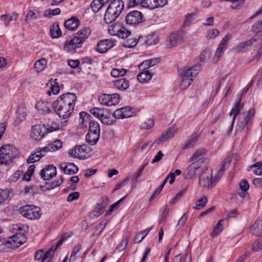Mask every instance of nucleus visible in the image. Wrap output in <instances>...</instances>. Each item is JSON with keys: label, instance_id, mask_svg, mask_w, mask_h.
Returning a JSON list of instances; mask_svg holds the SVG:
<instances>
[{"label": "nucleus", "instance_id": "54", "mask_svg": "<svg viewBox=\"0 0 262 262\" xmlns=\"http://www.w3.org/2000/svg\"><path fill=\"white\" fill-rule=\"evenodd\" d=\"M169 209L167 205H165L161 215V218L159 221V224L165 222L167 217L168 215Z\"/></svg>", "mask_w": 262, "mask_h": 262}, {"label": "nucleus", "instance_id": "59", "mask_svg": "<svg viewBox=\"0 0 262 262\" xmlns=\"http://www.w3.org/2000/svg\"><path fill=\"white\" fill-rule=\"evenodd\" d=\"M77 147L78 150L80 152V156H82V159H83L82 155L88 154L90 148L85 144L77 145Z\"/></svg>", "mask_w": 262, "mask_h": 262}, {"label": "nucleus", "instance_id": "35", "mask_svg": "<svg viewBox=\"0 0 262 262\" xmlns=\"http://www.w3.org/2000/svg\"><path fill=\"white\" fill-rule=\"evenodd\" d=\"M156 0H141L140 4L142 7L144 8H149L150 9H154L156 8Z\"/></svg>", "mask_w": 262, "mask_h": 262}, {"label": "nucleus", "instance_id": "11", "mask_svg": "<svg viewBox=\"0 0 262 262\" xmlns=\"http://www.w3.org/2000/svg\"><path fill=\"white\" fill-rule=\"evenodd\" d=\"M204 161L202 159H199L197 161L192 163L191 164L189 165L187 168V173L185 175L184 178L186 179H192L196 174V171L201 167Z\"/></svg>", "mask_w": 262, "mask_h": 262}, {"label": "nucleus", "instance_id": "22", "mask_svg": "<svg viewBox=\"0 0 262 262\" xmlns=\"http://www.w3.org/2000/svg\"><path fill=\"white\" fill-rule=\"evenodd\" d=\"M115 119L113 116V114L112 115L111 113L106 111L102 118H101L100 120L103 124L111 125L115 123Z\"/></svg>", "mask_w": 262, "mask_h": 262}, {"label": "nucleus", "instance_id": "3", "mask_svg": "<svg viewBox=\"0 0 262 262\" xmlns=\"http://www.w3.org/2000/svg\"><path fill=\"white\" fill-rule=\"evenodd\" d=\"M124 9V4L121 0H113L107 7L104 20L106 24H110L115 21Z\"/></svg>", "mask_w": 262, "mask_h": 262}, {"label": "nucleus", "instance_id": "21", "mask_svg": "<svg viewBox=\"0 0 262 262\" xmlns=\"http://www.w3.org/2000/svg\"><path fill=\"white\" fill-rule=\"evenodd\" d=\"M51 104L50 103L45 101H39L35 105V108L41 111L42 114H47L52 112L51 109Z\"/></svg>", "mask_w": 262, "mask_h": 262}, {"label": "nucleus", "instance_id": "56", "mask_svg": "<svg viewBox=\"0 0 262 262\" xmlns=\"http://www.w3.org/2000/svg\"><path fill=\"white\" fill-rule=\"evenodd\" d=\"M9 191L7 190H0V204L6 201L9 196Z\"/></svg>", "mask_w": 262, "mask_h": 262}, {"label": "nucleus", "instance_id": "51", "mask_svg": "<svg viewBox=\"0 0 262 262\" xmlns=\"http://www.w3.org/2000/svg\"><path fill=\"white\" fill-rule=\"evenodd\" d=\"M158 40V36L156 34L152 33L148 35L147 36L146 40V43L148 45L156 44L157 43Z\"/></svg>", "mask_w": 262, "mask_h": 262}, {"label": "nucleus", "instance_id": "28", "mask_svg": "<svg viewBox=\"0 0 262 262\" xmlns=\"http://www.w3.org/2000/svg\"><path fill=\"white\" fill-rule=\"evenodd\" d=\"M100 138V134L88 133L85 136L86 141L90 145H95Z\"/></svg>", "mask_w": 262, "mask_h": 262}, {"label": "nucleus", "instance_id": "44", "mask_svg": "<svg viewBox=\"0 0 262 262\" xmlns=\"http://www.w3.org/2000/svg\"><path fill=\"white\" fill-rule=\"evenodd\" d=\"M224 220L222 219L218 222L217 224L215 225L213 231L211 233V235L212 236H215L222 231L223 230V227L221 223Z\"/></svg>", "mask_w": 262, "mask_h": 262}, {"label": "nucleus", "instance_id": "60", "mask_svg": "<svg viewBox=\"0 0 262 262\" xmlns=\"http://www.w3.org/2000/svg\"><path fill=\"white\" fill-rule=\"evenodd\" d=\"M232 37V36L230 34H226L225 37L222 39L220 43L219 44V47L221 48L224 49L225 46L227 45L228 41Z\"/></svg>", "mask_w": 262, "mask_h": 262}, {"label": "nucleus", "instance_id": "16", "mask_svg": "<svg viewBox=\"0 0 262 262\" xmlns=\"http://www.w3.org/2000/svg\"><path fill=\"white\" fill-rule=\"evenodd\" d=\"M114 45V42L110 39L102 40L98 42L96 51L100 53H104L113 47Z\"/></svg>", "mask_w": 262, "mask_h": 262}, {"label": "nucleus", "instance_id": "32", "mask_svg": "<svg viewBox=\"0 0 262 262\" xmlns=\"http://www.w3.org/2000/svg\"><path fill=\"white\" fill-rule=\"evenodd\" d=\"M16 120L15 122H18V124L20 122L24 121L26 119V117L27 116V112L25 109L23 108H19L16 112Z\"/></svg>", "mask_w": 262, "mask_h": 262}, {"label": "nucleus", "instance_id": "18", "mask_svg": "<svg viewBox=\"0 0 262 262\" xmlns=\"http://www.w3.org/2000/svg\"><path fill=\"white\" fill-rule=\"evenodd\" d=\"M183 40V37L180 33H173L169 37V43L167 44L168 48H171L181 43Z\"/></svg>", "mask_w": 262, "mask_h": 262}, {"label": "nucleus", "instance_id": "2", "mask_svg": "<svg viewBox=\"0 0 262 262\" xmlns=\"http://www.w3.org/2000/svg\"><path fill=\"white\" fill-rule=\"evenodd\" d=\"M91 32L90 28H82L74 34L73 38L65 41L64 50L71 53H75L77 49L81 47L82 43L89 37Z\"/></svg>", "mask_w": 262, "mask_h": 262}, {"label": "nucleus", "instance_id": "57", "mask_svg": "<svg viewBox=\"0 0 262 262\" xmlns=\"http://www.w3.org/2000/svg\"><path fill=\"white\" fill-rule=\"evenodd\" d=\"M220 34V32L217 29L209 30L206 35L208 39H213L217 36Z\"/></svg>", "mask_w": 262, "mask_h": 262}, {"label": "nucleus", "instance_id": "25", "mask_svg": "<svg viewBox=\"0 0 262 262\" xmlns=\"http://www.w3.org/2000/svg\"><path fill=\"white\" fill-rule=\"evenodd\" d=\"M152 76L153 74L149 71H144L137 75V79L140 83H144L149 81Z\"/></svg>", "mask_w": 262, "mask_h": 262}, {"label": "nucleus", "instance_id": "34", "mask_svg": "<svg viewBox=\"0 0 262 262\" xmlns=\"http://www.w3.org/2000/svg\"><path fill=\"white\" fill-rule=\"evenodd\" d=\"M206 150L205 148L196 149L190 158L189 162H192L197 159H201L200 157L206 154Z\"/></svg>", "mask_w": 262, "mask_h": 262}, {"label": "nucleus", "instance_id": "20", "mask_svg": "<svg viewBox=\"0 0 262 262\" xmlns=\"http://www.w3.org/2000/svg\"><path fill=\"white\" fill-rule=\"evenodd\" d=\"M79 24V20L76 17H72L64 22V26L69 30L73 31L78 27Z\"/></svg>", "mask_w": 262, "mask_h": 262}, {"label": "nucleus", "instance_id": "17", "mask_svg": "<svg viewBox=\"0 0 262 262\" xmlns=\"http://www.w3.org/2000/svg\"><path fill=\"white\" fill-rule=\"evenodd\" d=\"M61 167L63 169L64 173L67 174H75L78 171V167L73 163H61Z\"/></svg>", "mask_w": 262, "mask_h": 262}, {"label": "nucleus", "instance_id": "63", "mask_svg": "<svg viewBox=\"0 0 262 262\" xmlns=\"http://www.w3.org/2000/svg\"><path fill=\"white\" fill-rule=\"evenodd\" d=\"M50 145H52V148L54 149V151L60 149L62 146V143L60 140H57L54 142L50 143Z\"/></svg>", "mask_w": 262, "mask_h": 262}, {"label": "nucleus", "instance_id": "6", "mask_svg": "<svg viewBox=\"0 0 262 262\" xmlns=\"http://www.w3.org/2000/svg\"><path fill=\"white\" fill-rule=\"evenodd\" d=\"M20 213L28 220H35L39 219L41 216L40 209L32 205H26L19 209Z\"/></svg>", "mask_w": 262, "mask_h": 262}, {"label": "nucleus", "instance_id": "58", "mask_svg": "<svg viewBox=\"0 0 262 262\" xmlns=\"http://www.w3.org/2000/svg\"><path fill=\"white\" fill-rule=\"evenodd\" d=\"M82 246L80 244H78L76 245L72 252L70 260H71L72 258L73 260H74L76 257L77 254L80 251V250L81 249Z\"/></svg>", "mask_w": 262, "mask_h": 262}, {"label": "nucleus", "instance_id": "41", "mask_svg": "<svg viewBox=\"0 0 262 262\" xmlns=\"http://www.w3.org/2000/svg\"><path fill=\"white\" fill-rule=\"evenodd\" d=\"M57 81V79H55L54 81V84H51V90L48 91L47 92L48 95H51L52 93L54 95H56L59 92L60 88Z\"/></svg>", "mask_w": 262, "mask_h": 262}, {"label": "nucleus", "instance_id": "12", "mask_svg": "<svg viewBox=\"0 0 262 262\" xmlns=\"http://www.w3.org/2000/svg\"><path fill=\"white\" fill-rule=\"evenodd\" d=\"M258 38V34H256L253 36L250 39L240 43L235 48L236 51L239 53L246 52L248 48L251 47L253 44L256 42Z\"/></svg>", "mask_w": 262, "mask_h": 262}, {"label": "nucleus", "instance_id": "24", "mask_svg": "<svg viewBox=\"0 0 262 262\" xmlns=\"http://www.w3.org/2000/svg\"><path fill=\"white\" fill-rule=\"evenodd\" d=\"M232 161V158L231 157H228L224 160L221 168L218 170L217 172L215 175V178L220 179L222 177L226 169V167H228L230 165Z\"/></svg>", "mask_w": 262, "mask_h": 262}, {"label": "nucleus", "instance_id": "14", "mask_svg": "<svg viewBox=\"0 0 262 262\" xmlns=\"http://www.w3.org/2000/svg\"><path fill=\"white\" fill-rule=\"evenodd\" d=\"M255 111L253 108H251L244 117V119L241 120L238 124V129L242 131L246 126H248L251 124L252 118L254 117Z\"/></svg>", "mask_w": 262, "mask_h": 262}, {"label": "nucleus", "instance_id": "53", "mask_svg": "<svg viewBox=\"0 0 262 262\" xmlns=\"http://www.w3.org/2000/svg\"><path fill=\"white\" fill-rule=\"evenodd\" d=\"M154 125V121L151 118H148L142 123L141 127L143 129H148L153 127Z\"/></svg>", "mask_w": 262, "mask_h": 262}, {"label": "nucleus", "instance_id": "55", "mask_svg": "<svg viewBox=\"0 0 262 262\" xmlns=\"http://www.w3.org/2000/svg\"><path fill=\"white\" fill-rule=\"evenodd\" d=\"M126 70L124 69H121L119 70L117 69H113L111 71V75L114 77H117L118 76H122L126 73Z\"/></svg>", "mask_w": 262, "mask_h": 262}, {"label": "nucleus", "instance_id": "33", "mask_svg": "<svg viewBox=\"0 0 262 262\" xmlns=\"http://www.w3.org/2000/svg\"><path fill=\"white\" fill-rule=\"evenodd\" d=\"M88 133H100V128L99 124L98 122L95 121H92L90 122L89 129Z\"/></svg>", "mask_w": 262, "mask_h": 262}, {"label": "nucleus", "instance_id": "13", "mask_svg": "<svg viewBox=\"0 0 262 262\" xmlns=\"http://www.w3.org/2000/svg\"><path fill=\"white\" fill-rule=\"evenodd\" d=\"M56 173V167L53 165H49L41 170L40 174L43 180H49L55 176Z\"/></svg>", "mask_w": 262, "mask_h": 262}, {"label": "nucleus", "instance_id": "23", "mask_svg": "<svg viewBox=\"0 0 262 262\" xmlns=\"http://www.w3.org/2000/svg\"><path fill=\"white\" fill-rule=\"evenodd\" d=\"M79 118L80 125L81 128L85 127L88 124L90 125V122L92 121L91 120V116L85 112H81L79 113Z\"/></svg>", "mask_w": 262, "mask_h": 262}, {"label": "nucleus", "instance_id": "46", "mask_svg": "<svg viewBox=\"0 0 262 262\" xmlns=\"http://www.w3.org/2000/svg\"><path fill=\"white\" fill-rule=\"evenodd\" d=\"M196 14L195 13H191L188 14L185 16V19L183 23V26H187L189 25L191 23L195 20V16Z\"/></svg>", "mask_w": 262, "mask_h": 262}, {"label": "nucleus", "instance_id": "30", "mask_svg": "<svg viewBox=\"0 0 262 262\" xmlns=\"http://www.w3.org/2000/svg\"><path fill=\"white\" fill-rule=\"evenodd\" d=\"M244 106V105L243 103H239V102H235L234 106L232 108V110L230 112V116H231L232 114L233 115V121H234L237 115L238 114L239 112L242 110Z\"/></svg>", "mask_w": 262, "mask_h": 262}, {"label": "nucleus", "instance_id": "8", "mask_svg": "<svg viewBox=\"0 0 262 262\" xmlns=\"http://www.w3.org/2000/svg\"><path fill=\"white\" fill-rule=\"evenodd\" d=\"M177 133L178 129L176 127L175 125H173L171 127L168 128L166 132L162 133L159 138L155 141L154 144L156 143L157 144H160L162 143L168 141L173 138Z\"/></svg>", "mask_w": 262, "mask_h": 262}, {"label": "nucleus", "instance_id": "39", "mask_svg": "<svg viewBox=\"0 0 262 262\" xmlns=\"http://www.w3.org/2000/svg\"><path fill=\"white\" fill-rule=\"evenodd\" d=\"M106 111L98 107H93L90 110V113L95 117L98 118L100 120L103 116Z\"/></svg>", "mask_w": 262, "mask_h": 262}, {"label": "nucleus", "instance_id": "43", "mask_svg": "<svg viewBox=\"0 0 262 262\" xmlns=\"http://www.w3.org/2000/svg\"><path fill=\"white\" fill-rule=\"evenodd\" d=\"M207 202V198L206 196H204L196 201V206H193V208L196 210L200 209L206 205Z\"/></svg>", "mask_w": 262, "mask_h": 262}, {"label": "nucleus", "instance_id": "29", "mask_svg": "<svg viewBox=\"0 0 262 262\" xmlns=\"http://www.w3.org/2000/svg\"><path fill=\"white\" fill-rule=\"evenodd\" d=\"M212 182L211 177L209 176H205L204 174H201L199 177V184L201 187H209L211 185Z\"/></svg>", "mask_w": 262, "mask_h": 262}, {"label": "nucleus", "instance_id": "19", "mask_svg": "<svg viewBox=\"0 0 262 262\" xmlns=\"http://www.w3.org/2000/svg\"><path fill=\"white\" fill-rule=\"evenodd\" d=\"M114 85L117 89L125 91L127 89L129 85V81L124 78H121L113 81Z\"/></svg>", "mask_w": 262, "mask_h": 262}, {"label": "nucleus", "instance_id": "5", "mask_svg": "<svg viewBox=\"0 0 262 262\" xmlns=\"http://www.w3.org/2000/svg\"><path fill=\"white\" fill-rule=\"evenodd\" d=\"M199 70V66L198 65L183 70L180 73L181 81L180 86L181 90H186L190 85L193 78L197 75Z\"/></svg>", "mask_w": 262, "mask_h": 262}, {"label": "nucleus", "instance_id": "42", "mask_svg": "<svg viewBox=\"0 0 262 262\" xmlns=\"http://www.w3.org/2000/svg\"><path fill=\"white\" fill-rule=\"evenodd\" d=\"M63 182V180L62 177H61L60 178L57 180H56L54 182H51V183H46V187L47 189H53L56 187L60 186Z\"/></svg>", "mask_w": 262, "mask_h": 262}, {"label": "nucleus", "instance_id": "52", "mask_svg": "<svg viewBox=\"0 0 262 262\" xmlns=\"http://www.w3.org/2000/svg\"><path fill=\"white\" fill-rule=\"evenodd\" d=\"M252 249L255 251H258L262 249V237H259L252 245Z\"/></svg>", "mask_w": 262, "mask_h": 262}, {"label": "nucleus", "instance_id": "7", "mask_svg": "<svg viewBox=\"0 0 262 262\" xmlns=\"http://www.w3.org/2000/svg\"><path fill=\"white\" fill-rule=\"evenodd\" d=\"M120 97L118 94L115 93L111 95L102 94L98 97L99 102L103 105L112 106L119 102Z\"/></svg>", "mask_w": 262, "mask_h": 262}, {"label": "nucleus", "instance_id": "9", "mask_svg": "<svg viewBox=\"0 0 262 262\" xmlns=\"http://www.w3.org/2000/svg\"><path fill=\"white\" fill-rule=\"evenodd\" d=\"M142 13L137 10L129 12L125 17V22L127 25H137L142 21Z\"/></svg>", "mask_w": 262, "mask_h": 262}, {"label": "nucleus", "instance_id": "36", "mask_svg": "<svg viewBox=\"0 0 262 262\" xmlns=\"http://www.w3.org/2000/svg\"><path fill=\"white\" fill-rule=\"evenodd\" d=\"M41 157L42 155H40V153H37V150L36 149L34 152H32L31 155L27 160V162L29 164L33 163L34 162L38 161Z\"/></svg>", "mask_w": 262, "mask_h": 262}, {"label": "nucleus", "instance_id": "47", "mask_svg": "<svg viewBox=\"0 0 262 262\" xmlns=\"http://www.w3.org/2000/svg\"><path fill=\"white\" fill-rule=\"evenodd\" d=\"M201 134V132L198 135H193L192 136L191 140L189 141L188 142H187L184 148L186 149L190 147V146H193L195 144L196 141L198 140V139L200 137Z\"/></svg>", "mask_w": 262, "mask_h": 262}, {"label": "nucleus", "instance_id": "37", "mask_svg": "<svg viewBox=\"0 0 262 262\" xmlns=\"http://www.w3.org/2000/svg\"><path fill=\"white\" fill-rule=\"evenodd\" d=\"M47 60L45 58H41L37 60L34 64V68L37 72L41 71L46 67Z\"/></svg>", "mask_w": 262, "mask_h": 262}, {"label": "nucleus", "instance_id": "49", "mask_svg": "<svg viewBox=\"0 0 262 262\" xmlns=\"http://www.w3.org/2000/svg\"><path fill=\"white\" fill-rule=\"evenodd\" d=\"M69 155L74 158H78L79 159H82V156H80V152L78 150L77 145L75 147V148L69 150Z\"/></svg>", "mask_w": 262, "mask_h": 262}, {"label": "nucleus", "instance_id": "48", "mask_svg": "<svg viewBox=\"0 0 262 262\" xmlns=\"http://www.w3.org/2000/svg\"><path fill=\"white\" fill-rule=\"evenodd\" d=\"M37 153H40V155H42V157L44 156L45 153L47 152H53L54 151V149L52 148V145L50 144H48L47 146L43 147V148H38L36 149Z\"/></svg>", "mask_w": 262, "mask_h": 262}, {"label": "nucleus", "instance_id": "50", "mask_svg": "<svg viewBox=\"0 0 262 262\" xmlns=\"http://www.w3.org/2000/svg\"><path fill=\"white\" fill-rule=\"evenodd\" d=\"M120 28L121 27L119 24L115 23L109 26L108 32L111 35H117Z\"/></svg>", "mask_w": 262, "mask_h": 262}, {"label": "nucleus", "instance_id": "40", "mask_svg": "<svg viewBox=\"0 0 262 262\" xmlns=\"http://www.w3.org/2000/svg\"><path fill=\"white\" fill-rule=\"evenodd\" d=\"M55 251L56 248H54V246H52L45 253H43V257L41 262H44L47 259H52L55 254Z\"/></svg>", "mask_w": 262, "mask_h": 262}, {"label": "nucleus", "instance_id": "1", "mask_svg": "<svg viewBox=\"0 0 262 262\" xmlns=\"http://www.w3.org/2000/svg\"><path fill=\"white\" fill-rule=\"evenodd\" d=\"M77 97L74 93H67L61 95L52 103V107L58 116L66 119L69 117L74 111Z\"/></svg>", "mask_w": 262, "mask_h": 262}, {"label": "nucleus", "instance_id": "64", "mask_svg": "<svg viewBox=\"0 0 262 262\" xmlns=\"http://www.w3.org/2000/svg\"><path fill=\"white\" fill-rule=\"evenodd\" d=\"M110 199L108 196H103L101 198V202L100 203H97V204L104 209L107 205Z\"/></svg>", "mask_w": 262, "mask_h": 262}, {"label": "nucleus", "instance_id": "15", "mask_svg": "<svg viewBox=\"0 0 262 262\" xmlns=\"http://www.w3.org/2000/svg\"><path fill=\"white\" fill-rule=\"evenodd\" d=\"M132 108L129 106L117 109L113 113L114 118L123 119L132 116Z\"/></svg>", "mask_w": 262, "mask_h": 262}, {"label": "nucleus", "instance_id": "27", "mask_svg": "<svg viewBox=\"0 0 262 262\" xmlns=\"http://www.w3.org/2000/svg\"><path fill=\"white\" fill-rule=\"evenodd\" d=\"M251 230L253 235L260 237L262 235V221H255Z\"/></svg>", "mask_w": 262, "mask_h": 262}, {"label": "nucleus", "instance_id": "62", "mask_svg": "<svg viewBox=\"0 0 262 262\" xmlns=\"http://www.w3.org/2000/svg\"><path fill=\"white\" fill-rule=\"evenodd\" d=\"M139 41V38H130L126 40V46L128 48H132L135 46Z\"/></svg>", "mask_w": 262, "mask_h": 262}, {"label": "nucleus", "instance_id": "4", "mask_svg": "<svg viewBox=\"0 0 262 262\" xmlns=\"http://www.w3.org/2000/svg\"><path fill=\"white\" fill-rule=\"evenodd\" d=\"M18 155V149L13 145H4L0 148V164L10 163Z\"/></svg>", "mask_w": 262, "mask_h": 262}, {"label": "nucleus", "instance_id": "31", "mask_svg": "<svg viewBox=\"0 0 262 262\" xmlns=\"http://www.w3.org/2000/svg\"><path fill=\"white\" fill-rule=\"evenodd\" d=\"M151 229V228H148L145 230L139 232L134 238L135 242L137 243H140L150 232Z\"/></svg>", "mask_w": 262, "mask_h": 262}, {"label": "nucleus", "instance_id": "10", "mask_svg": "<svg viewBox=\"0 0 262 262\" xmlns=\"http://www.w3.org/2000/svg\"><path fill=\"white\" fill-rule=\"evenodd\" d=\"M46 133V127L44 125L35 124L31 127V138L36 141L42 139Z\"/></svg>", "mask_w": 262, "mask_h": 262}, {"label": "nucleus", "instance_id": "38", "mask_svg": "<svg viewBox=\"0 0 262 262\" xmlns=\"http://www.w3.org/2000/svg\"><path fill=\"white\" fill-rule=\"evenodd\" d=\"M103 3L100 0H94L91 4V7L92 11L96 13L102 7L104 6Z\"/></svg>", "mask_w": 262, "mask_h": 262}, {"label": "nucleus", "instance_id": "45", "mask_svg": "<svg viewBox=\"0 0 262 262\" xmlns=\"http://www.w3.org/2000/svg\"><path fill=\"white\" fill-rule=\"evenodd\" d=\"M130 34V32L127 30L124 27H121L117 36L121 38H127Z\"/></svg>", "mask_w": 262, "mask_h": 262}, {"label": "nucleus", "instance_id": "26", "mask_svg": "<svg viewBox=\"0 0 262 262\" xmlns=\"http://www.w3.org/2000/svg\"><path fill=\"white\" fill-rule=\"evenodd\" d=\"M50 35L52 38H56L60 37L62 34V31L60 30L58 22L54 23L50 28Z\"/></svg>", "mask_w": 262, "mask_h": 262}, {"label": "nucleus", "instance_id": "61", "mask_svg": "<svg viewBox=\"0 0 262 262\" xmlns=\"http://www.w3.org/2000/svg\"><path fill=\"white\" fill-rule=\"evenodd\" d=\"M188 216V212H186L185 213H184V214L180 218V219L179 220V221L178 222V223L177 224L178 227L180 228L185 225V224L187 220Z\"/></svg>", "mask_w": 262, "mask_h": 262}]
</instances>
